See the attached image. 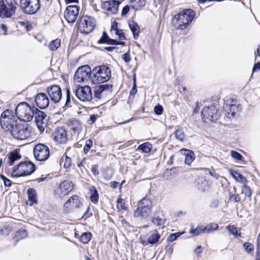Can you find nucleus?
<instances>
[{"label":"nucleus","instance_id":"f257e3e1","mask_svg":"<svg viewBox=\"0 0 260 260\" xmlns=\"http://www.w3.org/2000/svg\"><path fill=\"white\" fill-rule=\"evenodd\" d=\"M194 13L191 9H186L176 14L172 20L173 26L178 29H183L191 22Z\"/></svg>","mask_w":260,"mask_h":260},{"label":"nucleus","instance_id":"f03ea898","mask_svg":"<svg viewBox=\"0 0 260 260\" xmlns=\"http://www.w3.org/2000/svg\"><path fill=\"white\" fill-rule=\"evenodd\" d=\"M16 115L23 121H30L34 115V107H31L26 102L19 103L15 109Z\"/></svg>","mask_w":260,"mask_h":260},{"label":"nucleus","instance_id":"7ed1b4c3","mask_svg":"<svg viewBox=\"0 0 260 260\" xmlns=\"http://www.w3.org/2000/svg\"><path fill=\"white\" fill-rule=\"evenodd\" d=\"M92 75L93 82L99 84L110 79L111 70L108 66H96L92 71Z\"/></svg>","mask_w":260,"mask_h":260},{"label":"nucleus","instance_id":"20e7f679","mask_svg":"<svg viewBox=\"0 0 260 260\" xmlns=\"http://www.w3.org/2000/svg\"><path fill=\"white\" fill-rule=\"evenodd\" d=\"M35 171L34 164L29 161L20 162L18 165L14 167L12 170V176L13 177H20L29 175Z\"/></svg>","mask_w":260,"mask_h":260},{"label":"nucleus","instance_id":"39448f33","mask_svg":"<svg viewBox=\"0 0 260 260\" xmlns=\"http://www.w3.org/2000/svg\"><path fill=\"white\" fill-rule=\"evenodd\" d=\"M31 131L32 128L29 124H18L10 133L14 138L19 140H25L30 137Z\"/></svg>","mask_w":260,"mask_h":260},{"label":"nucleus","instance_id":"423d86ee","mask_svg":"<svg viewBox=\"0 0 260 260\" xmlns=\"http://www.w3.org/2000/svg\"><path fill=\"white\" fill-rule=\"evenodd\" d=\"M152 207L151 200L148 198H144L138 203V207L134 212L135 217H141L143 218L148 217Z\"/></svg>","mask_w":260,"mask_h":260},{"label":"nucleus","instance_id":"0eeeda50","mask_svg":"<svg viewBox=\"0 0 260 260\" xmlns=\"http://www.w3.org/2000/svg\"><path fill=\"white\" fill-rule=\"evenodd\" d=\"M0 123L2 128L10 132L18 124L12 111L6 110L1 114Z\"/></svg>","mask_w":260,"mask_h":260},{"label":"nucleus","instance_id":"6e6552de","mask_svg":"<svg viewBox=\"0 0 260 260\" xmlns=\"http://www.w3.org/2000/svg\"><path fill=\"white\" fill-rule=\"evenodd\" d=\"M96 25L95 19L91 16H82L78 23V28L81 33L89 34L91 32Z\"/></svg>","mask_w":260,"mask_h":260},{"label":"nucleus","instance_id":"1a4fd4ad","mask_svg":"<svg viewBox=\"0 0 260 260\" xmlns=\"http://www.w3.org/2000/svg\"><path fill=\"white\" fill-rule=\"evenodd\" d=\"M16 5L14 0H0V16L11 17L15 13Z\"/></svg>","mask_w":260,"mask_h":260},{"label":"nucleus","instance_id":"9d476101","mask_svg":"<svg viewBox=\"0 0 260 260\" xmlns=\"http://www.w3.org/2000/svg\"><path fill=\"white\" fill-rule=\"evenodd\" d=\"M20 4L24 12L27 14H34L40 8L39 0H20Z\"/></svg>","mask_w":260,"mask_h":260},{"label":"nucleus","instance_id":"9b49d317","mask_svg":"<svg viewBox=\"0 0 260 260\" xmlns=\"http://www.w3.org/2000/svg\"><path fill=\"white\" fill-rule=\"evenodd\" d=\"M223 108L226 116L231 118L240 111L241 106L237 101L230 99L226 100L223 106Z\"/></svg>","mask_w":260,"mask_h":260},{"label":"nucleus","instance_id":"f8f14e48","mask_svg":"<svg viewBox=\"0 0 260 260\" xmlns=\"http://www.w3.org/2000/svg\"><path fill=\"white\" fill-rule=\"evenodd\" d=\"M34 154L35 158L38 161H45L50 156L48 147L43 144H38L34 148Z\"/></svg>","mask_w":260,"mask_h":260},{"label":"nucleus","instance_id":"ddd939ff","mask_svg":"<svg viewBox=\"0 0 260 260\" xmlns=\"http://www.w3.org/2000/svg\"><path fill=\"white\" fill-rule=\"evenodd\" d=\"M92 75L90 66H80L74 75V81L76 83L84 82Z\"/></svg>","mask_w":260,"mask_h":260},{"label":"nucleus","instance_id":"4468645a","mask_svg":"<svg viewBox=\"0 0 260 260\" xmlns=\"http://www.w3.org/2000/svg\"><path fill=\"white\" fill-rule=\"evenodd\" d=\"M73 188L72 183L68 180L61 182L54 190L55 196L62 198L72 191Z\"/></svg>","mask_w":260,"mask_h":260},{"label":"nucleus","instance_id":"2eb2a0df","mask_svg":"<svg viewBox=\"0 0 260 260\" xmlns=\"http://www.w3.org/2000/svg\"><path fill=\"white\" fill-rule=\"evenodd\" d=\"M201 115L202 119L204 121H206L207 120L215 121L219 116V114L217 112V110L214 105L205 107L202 110Z\"/></svg>","mask_w":260,"mask_h":260},{"label":"nucleus","instance_id":"dca6fc26","mask_svg":"<svg viewBox=\"0 0 260 260\" xmlns=\"http://www.w3.org/2000/svg\"><path fill=\"white\" fill-rule=\"evenodd\" d=\"M76 96L83 102L89 101L92 99L91 89L88 86H78L75 89Z\"/></svg>","mask_w":260,"mask_h":260},{"label":"nucleus","instance_id":"f3484780","mask_svg":"<svg viewBox=\"0 0 260 260\" xmlns=\"http://www.w3.org/2000/svg\"><path fill=\"white\" fill-rule=\"evenodd\" d=\"M82 206L80 198L77 195L72 196L63 205V210L66 212L80 208Z\"/></svg>","mask_w":260,"mask_h":260},{"label":"nucleus","instance_id":"a211bd4d","mask_svg":"<svg viewBox=\"0 0 260 260\" xmlns=\"http://www.w3.org/2000/svg\"><path fill=\"white\" fill-rule=\"evenodd\" d=\"M112 91V85L106 84L98 85L94 89V97L100 99L107 94L111 93Z\"/></svg>","mask_w":260,"mask_h":260},{"label":"nucleus","instance_id":"6ab92c4d","mask_svg":"<svg viewBox=\"0 0 260 260\" xmlns=\"http://www.w3.org/2000/svg\"><path fill=\"white\" fill-rule=\"evenodd\" d=\"M78 14V7L76 5H70L66 8L64 16L69 23H73L76 20Z\"/></svg>","mask_w":260,"mask_h":260},{"label":"nucleus","instance_id":"aec40b11","mask_svg":"<svg viewBox=\"0 0 260 260\" xmlns=\"http://www.w3.org/2000/svg\"><path fill=\"white\" fill-rule=\"evenodd\" d=\"M67 126L73 136H78L80 134L83 126L81 123L76 119H70L67 123Z\"/></svg>","mask_w":260,"mask_h":260},{"label":"nucleus","instance_id":"412c9836","mask_svg":"<svg viewBox=\"0 0 260 260\" xmlns=\"http://www.w3.org/2000/svg\"><path fill=\"white\" fill-rule=\"evenodd\" d=\"M50 99L54 103H58L61 99L62 94L60 87L56 85H51L47 89Z\"/></svg>","mask_w":260,"mask_h":260},{"label":"nucleus","instance_id":"4be33fe9","mask_svg":"<svg viewBox=\"0 0 260 260\" xmlns=\"http://www.w3.org/2000/svg\"><path fill=\"white\" fill-rule=\"evenodd\" d=\"M54 140L58 144H64L68 140L67 132L63 127H58L52 133Z\"/></svg>","mask_w":260,"mask_h":260},{"label":"nucleus","instance_id":"5701e85b","mask_svg":"<svg viewBox=\"0 0 260 260\" xmlns=\"http://www.w3.org/2000/svg\"><path fill=\"white\" fill-rule=\"evenodd\" d=\"M35 120L37 126L41 133L45 131L48 122V118L46 114L42 111L37 112L35 116Z\"/></svg>","mask_w":260,"mask_h":260},{"label":"nucleus","instance_id":"b1692460","mask_svg":"<svg viewBox=\"0 0 260 260\" xmlns=\"http://www.w3.org/2000/svg\"><path fill=\"white\" fill-rule=\"evenodd\" d=\"M35 103L38 108L43 109L48 106L49 101L45 93H40L36 96Z\"/></svg>","mask_w":260,"mask_h":260},{"label":"nucleus","instance_id":"393cba45","mask_svg":"<svg viewBox=\"0 0 260 260\" xmlns=\"http://www.w3.org/2000/svg\"><path fill=\"white\" fill-rule=\"evenodd\" d=\"M7 157V164L11 166L13 165L16 161L20 160L21 155L19 153V150L16 149L10 152Z\"/></svg>","mask_w":260,"mask_h":260},{"label":"nucleus","instance_id":"a878e982","mask_svg":"<svg viewBox=\"0 0 260 260\" xmlns=\"http://www.w3.org/2000/svg\"><path fill=\"white\" fill-rule=\"evenodd\" d=\"M120 3L116 0H111L105 3V7L110 14H115L117 12Z\"/></svg>","mask_w":260,"mask_h":260},{"label":"nucleus","instance_id":"bb28decb","mask_svg":"<svg viewBox=\"0 0 260 260\" xmlns=\"http://www.w3.org/2000/svg\"><path fill=\"white\" fill-rule=\"evenodd\" d=\"M180 152L185 155V163L186 165H189L194 159L195 156L193 152L191 150L181 149Z\"/></svg>","mask_w":260,"mask_h":260},{"label":"nucleus","instance_id":"cd10ccee","mask_svg":"<svg viewBox=\"0 0 260 260\" xmlns=\"http://www.w3.org/2000/svg\"><path fill=\"white\" fill-rule=\"evenodd\" d=\"M27 193L30 202V205H32L34 204H37L38 200L36 190L33 188H29L27 189Z\"/></svg>","mask_w":260,"mask_h":260},{"label":"nucleus","instance_id":"c85d7f7f","mask_svg":"<svg viewBox=\"0 0 260 260\" xmlns=\"http://www.w3.org/2000/svg\"><path fill=\"white\" fill-rule=\"evenodd\" d=\"M226 229L231 235L234 236L235 238H239L242 237L240 230H238L234 225H229L226 226Z\"/></svg>","mask_w":260,"mask_h":260},{"label":"nucleus","instance_id":"c756f323","mask_svg":"<svg viewBox=\"0 0 260 260\" xmlns=\"http://www.w3.org/2000/svg\"><path fill=\"white\" fill-rule=\"evenodd\" d=\"M198 188L201 190L205 191L209 188V181L204 178H199L198 180Z\"/></svg>","mask_w":260,"mask_h":260},{"label":"nucleus","instance_id":"7c9ffc66","mask_svg":"<svg viewBox=\"0 0 260 260\" xmlns=\"http://www.w3.org/2000/svg\"><path fill=\"white\" fill-rule=\"evenodd\" d=\"M60 163L66 169L70 168L71 166V159L67 155H63L60 159Z\"/></svg>","mask_w":260,"mask_h":260},{"label":"nucleus","instance_id":"2f4dec72","mask_svg":"<svg viewBox=\"0 0 260 260\" xmlns=\"http://www.w3.org/2000/svg\"><path fill=\"white\" fill-rule=\"evenodd\" d=\"M218 228V225L215 223H211L206 226H204V233H210L216 231Z\"/></svg>","mask_w":260,"mask_h":260},{"label":"nucleus","instance_id":"473e14b6","mask_svg":"<svg viewBox=\"0 0 260 260\" xmlns=\"http://www.w3.org/2000/svg\"><path fill=\"white\" fill-rule=\"evenodd\" d=\"M152 149V145L148 142L144 143L138 147L137 149L141 150L144 153H149Z\"/></svg>","mask_w":260,"mask_h":260},{"label":"nucleus","instance_id":"72a5a7b5","mask_svg":"<svg viewBox=\"0 0 260 260\" xmlns=\"http://www.w3.org/2000/svg\"><path fill=\"white\" fill-rule=\"evenodd\" d=\"M129 26L133 34L134 38L136 39L138 37L140 30L138 25L137 23L132 22L129 24Z\"/></svg>","mask_w":260,"mask_h":260},{"label":"nucleus","instance_id":"f704fd0d","mask_svg":"<svg viewBox=\"0 0 260 260\" xmlns=\"http://www.w3.org/2000/svg\"><path fill=\"white\" fill-rule=\"evenodd\" d=\"M189 233L194 236H199L201 234L204 233V226H198L196 229H194L193 226L191 225Z\"/></svg>","mask_w":260,"mask_h":260},{"label":"nucleus","instance_id":"c9c22d12","mask_svg":"<svg viewBox=\"0 0 260 260\" xmlns=\"http://www.w3.org/2000/svg\"><path fill=\"white\" fill-rule=\"evenodd\" d=\"M60 46V40L56 39L52 41L49 44V48L51 51L56 50Z\"/></svg>","mask_w":260,"mask_h":260},{"label":"nucleus","instance_id":"e433bc0d","mask_svg":"<svg viewBox=\"0 0 260 260\" xmlns=\"http://www.w3.org/2000/svg\"><path fill=\"white\" fill-rule=\"evenodd\" d=\"M176 138L180 141H184L185 135L182 128H179L175 132Z\"/></svg>","mask_w":260,"mask_h":260},{"label":"nucleus","instance_id":"4c0bfd02","mask_svg":"<svg viewBox=\"0 0 260 260\" xmlns=\"http://www.w3.org/2000/svg\"><path fill=\"white\" fill-rule=\"evenodd\" d=\"M160 237V236L159 234L154 233L149 236L148 238V241L150 244H154L158 241Z\"/></svg>","mask_w":260,"mask_h":260},{"label":"nucleus","instance_id":"58836bf2","mask_svg":"<svg viewBox=\"0 0 260 260\" xmlns=\"http://www.w3.org/2000/svg\"><path fill=\"white\" fill-rule=\"evenodd\" d=\"M91 194L90 197V201L93 203H96L99 200V194L97 190L93 187L91 189Z\"/></svg>","mask_w":260,"mask_h":260},{"label":"nucleus","instance_id":"ea45409f","mask_svg":"<svg viewBox=\"0 0 260 260\" xmlns=\"http://www.w3.org/2000/svg\"><path fill=\"white\" fill-rule=\"evenodd\" d=\"M132 7L136 9L142 8L145 4V0H131Z\"/></svg>","mask_w":260,"mask_h":260},{"label":"nucleus","instance_id":"a19ab883","mask_svg":"<svg viewBox=\"0 0 260 260\" xmlns=\"http://www.w3.org/2000/svg\"><path fill=\"white\" fill-rule=\"evenodd\" d=\"M91 238V233L89 232H85L82 234L79 240L82 243L84 244H87L90 240Z\"/></svg>","mask_w":260,"mask_h":260},{"label":"nucleus","instance_id":"79ce46f5","mask_svg":"<svg viewBox=\"0 0 260 260\" xmlns=\"http://www.w3.org/2000/svg\"><path fill=\"white\" fill-rule=\"evenodd\" d=\"M27 236V231L25 230H20L16 233L15 236V240L17 242L19 239L24 238Z\"/></svg>","mask_w":260,"mask_h":260},{"label":"nucleus","instance_id":"37998d69","mask_svg":"<svg viewBox=\"0 0 260 260\" xmlns=\"http://www.w3.org/2000/svg\"><path fill=\"white\" fill-rule=\"evenodd\" d=\"M241 193L244 194L245 196L249 198H251L252 195V191L250 188L245 185H243L242 186Z\"/></svg>","mask_w":260,"mask_h":260},{"label":"nucleus","instance_id":"c03bdc74","mask_svg":"<svg viewBox=\"0 0 260 260\" xmlns=\"http://www.w3.org/2000/svg\"><path fill=\"white\" fill-rule=\"evenodd\" d=\"M93 145L92 141L90 139H88L86 140L85 142V145L84 147V152L85 153H87L88 152L90 148H91L92 146Z\"/></svg>","mask_w":260,"mask_h":260},{"label":"nucleus","instance_id":"a18cd8bd","mask_svg":"<svg viewBox=\"0 0 260 260\" xmlns=\"http://www.w3.org/2000/svg\"><path fill=\"white\" fill-rule=\"evenodd\" d=\"M231 155L233 158L237 160H241L243 158V156L240 153L234 150L231 151Z\"/></svg>","mask_w":260,"mask_h":260},{"label":"nucleus","instance_id":"49530a36","mask_svg":"<svg viewBox=\"0 0 260 260\" xmlns=\"http://www.w3.org/2000/svg\"><path fill=\"white\" fill-rule=\"evenodd\" d=\"M243 247L246 252L249 253L254 250V245L249 242H245L243 244Z\"/></svg>","mask_w":260,"mask_h":260},{"label":"nucleus","instance_id":"de8ad7c7","mask_svg":"<svg viewBox=\"0 0 260 260\" xmlns=\"http://www.w3.org/2000/svg\"><path fill=\"white\" fill-rule=\"evenodd\" d=\"M117 207L119 210H125L126 208L124 202L122 199H119L117 201Z\"/></svg>","mask_w":260,"mask_h":260},{"label":"nucleus","instance_id":"09e8293b","mask_svg":"<svg viewBox=\"0 0 260 260\" xmlns=\"http://www.w3.org/2000/svg\"><path fill=\"white\" fill-rule=\"evenodd\" d=\"M110 38L108 37L106 32H104L101 38L98 41V43H107L109 40Z\"/></svg>","mask_w":260,"mask_h":260},{"label":"nucleus","instance_id":"8fccbe9b","mask_svg":"<svg viewBox=\"0 0 260 260\" xmlns=\"http://www.w3.org/2000/svg\"><path fill=\"white\" fill-rule=\"evenodd\" d=\"M181 234H180V233L172 234L168 236L167 240L169 242H173L176 240L178 237L180 236Z\"/></svg>","mask_w":260,"mask_h":260},{"label":"nucleus","instance_id":"3c124183","mask_svg":"<svg viewBox=\"0 0 260 260\" xmlns=\"http://www.w3.org/2000/svg\"><path fill=\"white\" fill-rule=\"evenodd\" d=\"M152 223L156 226L160 225L164 223V220L159 217H154L152 220Z\"/></svg>","mask_w":260,"mask_h":260},{"label":"nucleus","instance_id":"603ef678","mask_svg":"<svg viewBox=\"0 0 260 260\" xmlns=\"http://www.w3.org/2000/svg\"><path fill=\"white\" fill-rule=\"evenodd\" d=\"M111 32L112 34L119 32V30L118 29L117 23L115 22L111 25Z\"/></svg>","mask_w":260,"mask_h":260},{"label":"nucleus","instance_id":"864d4df0","mask_svg":"<svg viewBox=\"0 0 260 260\" xmlns=\"http://www.w3.org/2000/svg\"><path fill=\"white\" fill-rule=\"evenodd\" d=\"M154 111L157 115H161L163 112V108L161 105H157L154 108Z\"/></svg>","mask_w":260,"mask_h":260},{"label":"nucleus","instance_id":"5fc2aeb1","mask_svg":"<svg viewBox=\"0 0 260 260\" xmlns=\"http://www.w3.org/2000/svg\"><path fill=\"white\" fill-rule=\"evenodd\" d=\"M108 44L111 45H124V42H117L116 40L114 39H111L110 38L109 40L107 43Z\"/></svg>","mask_w":260,"mask_h":260},{"label":"nucleus","instance_id":"6e6d98bb","mask_svg":"<svg viewBox=\"0 0 260 260\" xmlns=\"http://www.w3.org/2000/svg\"><path fill=\"white\" fill-rule=\"evenodd\" d=\"M236 181L243 184V185H245L247 182V180L246 178L241 174L240 177L236 180Z\"/></svg>","mask_w":260,"mask_h":260},{"label":"nucleus","instance_id":"4d7b16f0","mask_svg":"<svg viewBox=\"0 0 260 260\" xmlns=\"http://www.w3.org/2000/svg\"><path fill=\"white\" fill-rule=\"evenodd\" d=\"M230 174L233 176V177L236 180L241 175V174L235 171H231Z\"/></svg>","mask_w":260,"mask_h":260},{"label":"nucleus","instance_id":"13d9d810","mask_svg":"<svg viewBox=\"0 0 260 260\" xmlns=\"http://www.w3.org/2000/svg\"><path fill=\"white\" fill-rule=\"evenodd\" d=\"M2 178L6 186H10L11 185V181L9 179H7L4 176H2Z\"/></svg>","mask_w":260,"mask_h":260},{"label":"nucleus","instance_id":"bf43d9fd","mask_svg":"<svg viewBox=\"0 0 260 260\" xmlns=\"http://www.w3.org/2000/svg\"><path fill=\"white\" fill-rule=\"evenodd\" d=\"M130 7L129 6H125L123 7L121 12L122 16H125L128 13Z\"/></svg>","mask_w":260,"mask_h":260},{"label":"nucleus","instance_id":"052dcab7","mask_svg":"<svg viewBox=\"0 0 260 260\" xmlns=\"http://www.w3.org/2000/svg\"><path fill=\"white\" fill-rule=\"evenodd\" d=\"M122 59L126 63L128 62L131 60V57L128 53H126L122 55Z\"/></svg>","mask_w":260,"mask_h":260},{"label":"nucleus","instance_id":"680f3d73","mask_svg":"<svg viewBox=\"0 0 260 260\" xmlns=\"http://www.w3.org/2000/svg\"><path fill=\"white\" fill-rule=\"evenodd\" d=\"M230 198L231 200L234 201L235 202H238L240 201L238 194H233L231 195Z\"/></svg>","mask_w":260,"mask_h":260},{"label":"nucleus","instance_id":"e2e57ef3","mask_svg":"<svg viewBox=\"0 0 260 260\" xmlns=\"http://www.w3.org/2000/svg\"><path fill=\"white\" fill-rule=\"evenodd\" d=\"M116 35L118 36V38L121 40H123L125 39V36L124 33L121 30H119V32L115 34Z\"/></svg>","mask_w":260,"mask_h":260},{"label":"nucleus","instance_id":"0e129e2a","mask_svg":"<svg viewBox=\"0 0 260 260\" xmlns=\"http://www.w3.org/2000/svg\"><path fill=\"white\" fill-rule=\"evenodd\" d=\"M137 92V85L136 84H134L132 89L130 92V94L132 95H135Z\"/></svg>","mask_w":260,"mask_h":260},{"label":"nucleus","instance_id":"69168bd1","mask_svg":"<svg viewBox=\"0 0 260 260\" xmlns=\"http://www.w3.org/2000/svg\"><path fill=\"white\" fill-rule=\"evenodd\" d=\"M91 172L95 175H98L99 174V170L97 166H94L91 168Z\"/></svg>","mask_w":260,"mask_h":260},{"label":"nucleus","instance_id":"338daca9","mask_svg":"<svg viewBox=\"0 0 260 260\" xmlns=\"http://www.w3.org/2000/svg\"><path fill=\"white\" fill-rule=\"evenodd\" d=\"M96 120V116L94 115H92L90 116V118L88 120V122L90 123H93L95 122V121Z\"/></svg>","mask_w":260,"mask_h":260},{"label":"nucleus","instance_id":"774afa93","mask_svg":"<svg viewBox=\"0 0 260 260\" xmlns=\"http://www.w3.org/2000/svg\"><path fill=\"white\" fill-rule=\"evenodd\" d=\"M70 102V92L69 89L67 90V100H66V105L68 104V103Z\"/></svg>","mask_w":260,"mask_h":260}]
</instances>
